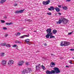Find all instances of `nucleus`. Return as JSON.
Here are the masks:
<instances>
[{
    "mask_svg": "<svg viewBox=\"0 0 74 74\" xmlns=\"http://www.w3.org/2000/svg\"><path fill=\"white\" fill-rule=\"evenodd\" d=\"M62 22H63L64 24H66L68 22V20L63 17H61L60 18L58 21L56 22L57 24H60Z\"/></svg>",
    "mask_w": 74,
    "mask_h": 74,
    "instance_id": "f257e3e1",
    "label": "nucleus"
},
{
    "mask_svg": "<svg viewBox=\"0 0 74 74\" xmlns=\"http://www.w3.org/2000/svg\"><path fill=\"white\" fill-rule=\"evenodd\" d=\"M54 71L55 73H56V74H58L60 73V71L59 69L58 68L55 67L54 68Z\"/></svg>",
    "mask_w": 74,
    "mask_h": 74,
    "instance_id": "f03ea898",
    "label": "nucleus"
},
{
    "mask_svg": "<svg viewBox=\"0 0 74 74\" xmlns=\"http://www.w3.org/2000/svg\"><path fill=\"white\" fill-rule=\"evenodd\" d=\"M50 3V1L47 0L46 1H43L42 3L43 5H48L49 4V3Z\"/></svg>",
    "mask_w": 74,
    "mask_h": 74,
    "instance_id": "7ed1b4c3",
    "label": "nucleus"
},
{
    "mask_svg": "<svg viewBox=\"0 0 74 74\" xmlns=\"http://www.w3.org/2000/svg\"><path fill=\"white\" fill-rule=\"evenodd\" d=\"M46 73L47 74H55L54 70H51V71H46Z\"/></svg>",
    "mask_w": 74,
    "mask_h": 74,
    "instance_id": "20e7f679",
    "label": "nucleus"
},
{
    "mask_svg": "<svg viewBox=\"0 0 74 74\" xmlns=\"http://www.w3.org/2000/svg\"><path fill=\"white\" fill-rule=\"evenodd\" d=\"M46 31L47 32V33H48L49 34H51L52 33V29L51 28H49L47 29L46 30Z\"/></svg>",
    "mask_w": 74,
    "mask_h": 74,
    "instance_id": "39448f33",
    "label": "nucleus"
},
{
    "mask_svg": "<svg viewBox=\"0 0 74 74\" xmlns=\"http://www.w3.org/2000/svg\"><path fill=\"white\" fill-rule=\"evenodd\" d=\"M64 46H68L69 45H70V42H67L66 41H64Z\"/></svg>",
    "mask_w": 74,
    "mask_h": 74,
    "instance_id": "423d86ee",
    "label": "nucleus"
},
{
    "mask_svg": "<svg viewBox=\"0 0 74 74\" xmlns=\"http://www.w3.org/2000/svg\"><path fill=\"white\" fill-rule=\"evenodd\" d=\"M23 63H24V61H20L18 63V64L19 66H21L23 65Z\"/></svg>",
    "mask_w": 74,
    "mask_h": 74,
    "instance_id": "0eeeda50",
    "label": "nucleus"
},
{
    "mask_svg": "<svg viewBox=\"0 0 74 74\" xmlns=\"http://www.w3.org/2000/svg\"><path fill=\"white\" fill-rule=\"evenodd\" d=\"M23 11H24V9L23 10H17L15 11V13H16V14H19V13H22L23 12Z\"/></svg>",
    "mask_w": 74,
    "mask_h": 74,
    "instance_id": "6e6552de",
    "label": "nucleus"
},
{
    "mask_svg": "<svg viewBox=\"0 0 74 74\" xmlns=\"http://www.w3.org/2000/svg\"><path fill=\"white\" fill-rule=\"evenodd\" d=\"M29 37V35H24L20 37V38H25V37Z\"/></svg>",
    "mask_w": 74,
    "mask_h": 74,
    "instance_id": "1a4fd4ad",
    "label": "nucleus"
},
{
    "mask_svg": "<svg viewBox=\"0 0 74 74\" xmlns=\"http://www.w3.org/2000/svg\"><path fill=\"white\" fill-rule=\"evenodd\" d=\"M14 63V61L12 60H10L8 63L9 65H11V64H12Z\"/></svg>",
    "mask_w": 74,
    "mask_h": 74,
    "instance_id": "9d476101",
    "label": "nucleus"
},
{
    "mask_svg": "<svg viewBox=\"0 0 74 74\" xmlns=\"http://www.w3.org/2000/svg\"><path fill=\"white\" fill-rule=\"evenodd\" d=\"M26 70V73H29L30 71H32V69L30 68H28L27 70Z\"/></svg>",
    "mask_w": 74,
    "mask_h": 74,
    "instance_id": "9b49d317",
    "label": "nucleus"
},
{
    "mask_svg": "<svg viewBox=\"0 0 74 74\" xmlns=\"http://www.w3.org/2000/svg\"><path fill=\"white\" fill-rule=\"evenodd\" d=\"M54 9L55 8H54L53 6H51L50 7V8H49L48 9V10L50 11H51V10H53V11Z\"/></svg>",
    "mask_w": 74,
    "mask_h": 74,
    "instance_id": "f8f14e48",
    "label": "nucleus"
},
{
    "mask_svg": "<svg viewBox=\"0 0 74 74\" xmlns=\"http://www.w3.org/2000/svg\"><path fill=\"white\" fill-rule=\"evenodd\" d=\"M30 41V40L29 39H27L25 40V42H26L27 43V44H28V45H30V44L28 43L29 42V41Z\"/></svg>",
    "mask_w": 74,
    "mask_h": 74,
    "instance_id": "ddd939ff",
    "label": "nucleus"
},
{
    "mask_svg": "<svg viewBox=\"0 0 74 74\" xmlns=\"http://www.w3.org/2000/svg\"><path fill=\"white\" fill-rule=\"evenodd\" d=\"M5 1H6V0H1L0 1V3L1 4H3V3H4Z\"/></svg>",
    "mask_w": 74,
    "mask_h": 74,
    "instance_id": "4468645a",
    "label": "nucleus"
},
{
    "mask_svg": "<svg viewBox=\"0 0 74 74\" xmlns=\"http://www.w3.org/2000/svg\"><path fill=\"white\" fill-rule=\"evenodd\" d=\"M54 66H55V64L53 62H52L50 64V66L51 67H54Z\"/></svg>",
    "mask_w": 74,
    "mask_h": 74,
    "instance_id": "2eb2a0df",
    "label": "nucleus"
},
{
    "mask_svg": "<svg viewBox=\"0 0 74 74\" xmlns=\"http://www.w3.org/2000/svg\"><path fill=\"white\" fill-rule=\"evenodd\" d=\"M1 63L2 64H3V65H5L6 64V61H5V60H3L2 61Z\"/></svg>",
    "mask_w": 74,
    "mask_h": 74,
    "instance_id": "dca6fc26",
    "label": "nucleus"
},
{
    "mask_svg": "<svg viewBox=\"0 0 74 74\" xmlns=\"http://www.w3.org/2000/svg\"><path fill=\"white\" fill-rule=\"evenodd\" d=\"M51 34H50L47 33V35L45 36V37L47 38H49V36H50Z\"/></svg>",
    "mask_w": 74,
    "mask_h": 74,
    "instance_id": "f3484780",
    "label": "nucleus"
},
{
    "mask_svg": "<svg viewBox=\"0 0 74 74\" xmlns=\"http://www.w3.org/2000/svg\"><path fill=\"white\" fill-rule=\"evenodd\" d=\"M36 69L37 70H39L40 69V67L38 66H36Z\"/></svg>",
    "mask_w": 74,
    "mask_h": 74,
    "instance_id": "a211bd4d",
    "label": "nucleus"
},
{
    "mask_svg": "<svg viewBox=\"0 0 74 74\" xmlns=\"http://www.w3.org/2000/svg\"><path fill=\"white\" fill-rule=\"evenodd\" d=\"M53 33L54 34H55L57 33V30L56 29H54L53 30Z\"/></svg>",
    "mask_w": 74,
    "mask_h": 74,
    "instance_id": "6ab92c4d",
    "label": "nucleus"
},
{
    "mask_svg": "<svg viewBox=\"0 0 74 74\" xmlns=\"http://www.w3.org/2000/svg\"><path fill=\"white\" fill-rule=\"evenodd\" d=\"M53 35V34H52H52H50V38H55V37L54 36H52Z\"/></svg>",
    "mask_w": 74,
    "mask_h": 74,
    "instance_id": "aec40b11",
    "label": "nucleus"
},
{
    "mask_svg": "<svg viewBox=\"0 0 74 74\" xmlns=\"http://www.w3.org/2000/svg\"><path fill=\"white\" fill-rule=\"evenodd\" d=\"M15 43H18L19 44H21L22 41H21L17 40L15 41Z\"/></svg>",
    "mask_w": 74,
    "mask_h": 74,
    "instance_id": "412c9836",
    "label": "nucleus"
},
{
    "mask_svg": "<svg viewBox=\"0 0 74 74\" xmlns=\"http://www.w3.org/2000/svg\"><path fill=\"white\" fill-rule=\"evenodd\" d=\"M55 9L56 11H57V12H59L60 11V9L58 8H55Z\"/></svg>",
    "mask_w": 74,
    "mask_h": 74,
    "instance_id": "4be33fe9",
    "label": "nucleus"
},
{
    "mask_svg": "<svg viewBox=\"0 0 74 74\" xmlns=\"http://www.w3.org/2000/svg\"><path fill=\"white\" fill-rule=\"evenodd\" d=\"M26 69H24L23 70V71H22V73L23 74H25V73H26Z\"/></svg>",
    "mask_w": 74,
    "mask_h": 74,
    "instance_id": "5701e85b",
    "label": "nucleus"
},
{
    "mask_svg": "<svg viewBox=\"0 0 74 74\" xmlns=\"http://www.w3.org/2000/svg\"><path fill=\"white\" fill-rule=\"evenodd\" d=\"M62 8L64 10H67V7L66 6H64Z\"/></svg>",
    "mask_w": 74,
    "mask_h": 74,
    "instance_id": "b1692460",
    "label": "nucleus"
},
{
    "mask_svg": "<svg viewBox=\"0 0 74 74\" xmlns=\"http://www.w3.org/2000/svg\"><path fill=\"white\" fill-rule=\"evenodd\" d=\"M15 36H20L21 35V33L19 32H18L15 34Z\"/></svg>",
    "mask_w": 74,
    "mask_h": 74,
    "instance_id": "393cba45",
    "label": "nucleus"
},
{
    "mask_svg": "<svg viewBox=\"0 0 74 74\" xmlns=\"http://www.w3.org/2000/svg\"><path fill=\"white\" fill-rule=\"evenodd\" d=\"M60 45L61 46H62V47H63V46H64V42L63 43V42H61Z\"/></svg>",
    "mask_w": 74,
    "mask_h": 74,
    "instance_id": "a878e982",
    "label": "nucleus"
},
{
    "mask_svg": "<svg viewBox=\"0 0 74 74\" xmlns=\"http://www.w3.org/2000/svg\"><path fill=\"white\" fill-rule=\"evenodd\" d=\"M1 45H2V46H5V45H6V44L5 43H1Z\"/></svg>",
    "mask_w": 74,
    "mask_h": 74,
    "instance_id": "bb28decb",
    "label": "nucleus"
},
{
    "mask_svg": "<svg viewBox=\"0 0 74 74\" xmlns=\"http://www.w3.org/2000/svg\"><path fill=\"white\" fill-rule=\"evenodd\" d=\"M6 47H8L9 48H10L11 47V46L9 44H7L6 45Z\"/></svg>",
    "mask_w": 74,
    "mask_h": 74,
    "instance_id": "cd10ccee",
    "label": "nucleus"
},
{
    "mask_svg": "<svg viewBox=\"0 0 74 74\" xmlns=\"http://www.w3.org/2000/svg\"><path fill=\"white\" fill-rule=\"evenodd\" d=\"M73 32H74V31H72L71 32H69L68 34V35H70L71 34H73Z\"/></svg>",
    "mask_w": 74,
    "mask_h": 74,
    "instance_id": "c85d7f7f",
    "label": "nucleus"
},
{
    "mask_svg": "<svg viewBox=\"0 0 74 74\" xmlns=\"http://www.w3.org/2000/svg\"><path fill=\"white\" fill-rule=\"evenodd\" d=\"M47 14L49 15H52V14L51 12H47Z\"/></svg>",
    "mask_w": 74,
    "mask_h": 74,
    "instance_id": "c756f323",
    "label": "nucleus"
},
{
    "mask_svg": "<svg viewBox=\"0 0 74 74\" xmlns=\"http://www.w3.org/2000/svg\"><path fill=\"white\" fill-rule=\"evenodd\" d=\"M0 55L1 56H4V53H1Z\"/></svg>",
    "mask_w": 74,
    "mask_h": 74,
    "instance_id": "7c9ffc66",
    "label": "nucleus"
},
{
    "mask_svg": "<svg viewBox=\"0 0 74 74\" xmlns=\"http://www.w3.org/2000/svg\"><path fill=\"white\" fill-rule=\"evenodd\" d=\"M42 69H44V70H45V66H43V65H42Z\"/></svg>",
    "mask_w": 74,
    "mask_h": 74,
    "instance_id": "2f4dec72",
    "label": "nucleus"
},
{
    "mask_svg": "<svg viewBox=\"0 0 74 74\" xmlns=\"http://www.w3.org/2000/svg\"><path fill=\"white\" fill-rule=\"evenodd\" d=\"M1 23H4V22H5V21H4V20H1Z\"/></svg>",
    "mask_w": 74,
    "mask_h": 74,
    "instance_id": "473e14b6",
    "label": "nucleus"
},
{
    "mask_svg": "<svg viewBox=\"0 0 74 74\" xmlns=\"http://www.w3.org/2000/svg\"><path fill=\"white\" fill-rule=\"evenodd\" d=\"M12 23H6V25H10L11 24H12Z\"/></svg>",
    "mask_w": 74,
    "mask_h": 74,
    "instance_id": "72a5a7b5",
    "label": "nucleus"
},
{
    "mask_svg": "<svg viewBox=\"0 0 74 74\" xmlns=\"http://www.w3.org/2000/svg\"><path fill=\"white\" fill-rule=\"evenodd\" d=\"M17 46V45L15 44L13 45L12 46L13 47H16Z\"/></svg>",
    "mask_w": 74,
    "mask_h": 74,
    "instance_id": "f704fd0d",
    "label": "nucleus"
},
{
    "mask_svg": "<svg viewBox=\"0 0 74 74\" xmlns=\"http://www.w3.org/2000/svg\"><path fill=\"white\" fill-rule=\"evenodd\" d=\"M26 65H29V62H26Z\"/></svg>",
    "mask_w": 74,
    "mask_h": 74,
    "instance_id": "c9c22d12",
    "label": "nucleus"
},
{
    "mask_svg": "<svg viewBox=\"0 0 74 74\" xmlns=\"http://www.w3.org/2000/svg\"><path fill=\"white\" fill-rule=\"evenodd\" d=\"M3 29H4V30H7V27H3Z\"/></svg>",
    "mask_w": 74,
    "mask_h": 74,
    "instance_id": "e433bc0d",
    "label": "nucleus"
},
{
    "mask_svg": "<svg viewBox=\"0 0 74 74\" xmlns=\"http://www.w3.org/2000/svg\"><path fill=\"white\" fill-rule=\"evenodd\" d=\"M8 36V34H6L4 35L5 37H7Z\"/></svg>",
    "mask_w": 74,
    "mask_h": 74,
    "instance_id": "4c0bfd02",
    "label": "nucleus"
},
{
    "mask_svg": "<svg viewBox=\"0 0 74 74\" xmlns=\"http://www.w3.org/2000/svg\"><path fill=\"white\" fill-rule=\"evenodd\" d=\"M70 51H74V49H70Z\"/></svg>",
    "mask_w": 74,
    "mask_h": 74,
    "instance_id": "58836bf2",
    "label": "nucleus"
},
{
    "mask_svg": "<svg viewBox=\"0 0 74 74\" xmlns=\"http://www.w3.org/2000/svg\"><path fill=\"white\" fill-rule=\"evenodd\" d=\"M69 63H70L71 64H73V62H72V61H70L69 62Z\"/></svg>",
    "mask_w": 74,
    "mask_h": 74,
    "instance_id": "ea45409f",
    "label": "nucleus"
},
{
    "mask_svg": "<svg viewBox=\"0 0 74 74\" xmlns=\"http://www.w3.org/2000/svg\"><path fill=\"white\" fill-rule=\"evenodd\" d=\"M17 4H14V6H17Z\"/></svg>",
    "mask_w": 74,
    "mask_h": 74,
    "instance_id": "a19ab883",
    "label": "nucleus"
},
{
    "mask_svg": "<svg viewBox=\"0 0 74 74\" xmlns=\"http://www.w3.org/2000/svg\"><path fill=\"white\" fill-rule=\"evenodd\" d=\"M58 14L59 15H62V14H61L59 12Z\"/></svg>",
    "mask_w": 74,
    "mask_h": 74,
    "instance_id": "79ce46f5",
    "label": "nucleus"
},
{
    "mask_svg": "<svg viewBox=\"0 0 74 74\" xmlns=\"http://www.w3.org/2000/svg\"><path fill=\"white\" fill-rule=\"evenodd\" d=\"M66 67H68V68H69V66L67 65H66Z\"/></svg>",
    "mask_w": 74,
    "mask_h": 74,
    "instance_id": "37998d69",
    "label": "nucleus"
},
{
    "mask_svg": "<svg viewBox=\"0 0 74 74\" xmlns=\"http://www.w3.org/2000/svg\"><path fill=\"white\" fill-rule=\"evenodd\" d=\"M58 7H59L60 8H61V5H58Z\"/></svg>",
    "mask_w": 74,
    "mask_h": 74,
    "instance_id": "c03bdc74",
    "label": "nucleus"
},
{
    "mask_svg": "<svg viewBox=\"0 0 74 74\" xmlns=\"http://www.w3.org/2000/svg\"><path fill=\"white\" fill-rule=\"evenodd\" d=\"M67 1H71L70 0H66Z\"/></svg>",
    "mask_w": 74,
    "mask_h": 74,
    "instance_id": "a18cd8bd",
    "label": "nucleus"
},
{
    "mask_svg": "<svg viewBox=\"0 0 74 74\" xmlns=\"http://www.w3.org/2000/svg\"><path fill=\"white\" fill-rule=\"evenodd\" d=\"M40 64H38L37 66H39V67H40Z\"/></svg>",
    "mask_w": 74,
    "mask_h": 74,
    "instance_id": "49530a36",
    "label": "nucleus"
},
{
    "mask_svg": "<svg viewBox=\"0 0 74 74\" xmlns=\"http://www.w3.org/2000/svg\"><path fill=\"white\" fill-rule=\"evenodd\" d=\"M5 19H6L7 18V16H5L4 17Z\"/></svg>",
    "mask_w": 74,
    "mask_h": 74,
    "instance_id": "de8ad7c7",
    "label": "nucleus"
},
{
    "mask_svg": "<svg viewBox=\"0 0 74 74\" xmlns=\"http://www.w3.org/2000/svg\"><path fill=\"white\" fill-rule=\"evenodd\" d=\"M51 55H53V54H51Z\"/></svg>",
    "mask_w": 74,
    "mask_h": 74,
    "instance_id": "09e8293b",
    "label": "nucleus"
},
{
    "mask_svg": "<svg viewBox=\"0 0 74 74\" xmlns=\"http://www.w3.org/2000/svg\"><path fill=\"white\" fill-rule=\"evenodd\" d=\"M45 45L46 46L47 45H46L45 44Z\"/></svg>",
    "mask_w": 74,
    "mask_h": 74,
    "instance_id": "8fccbe9b",
    "label": "nucleus"
},
{
    "mask_svg": "<svg viewBox=\"0 0 74 74\" xmlns=\"http://www.w3.org/2000/svg\"><path fill=\"white\" fill-rule=\"evenodd\" d=\"M72 58H73V59H74V57H73Z\"/></svg>",
    "mask_w": 74,
    "mask_h": 74,
    "instance_id": "3c124183",
    "label": "nucleus"
},
{
    "mask_svg": "<svg viewBox=\"0 0 74 74\" xmlns=\"http://www.w3.org/2000/svg\"><path fill=\"white\" fill-rule=\"evenodd\" d=\"M28 21H30V20L28 19Z\"/></svg>",
    "mask_w": 74,
    "mask_h": 74,
    "instance_id": "603ef678",
    "label": "nucleus"
},
{
    "mask_svg": "<svg viewBox=\"0 0 74 74\" xmlns=\"http://www.w3.org/2000/svg\"><path fill=\"white\" fill-rule=\"evenodd\" d=\"M61 59H63V58H62Z\"/></svg>",
    "mask_w": 74,
    "mask_h": 74,
    "instance_id": "864d4df0",
    "label": "nucleus"
}]
</instances>
